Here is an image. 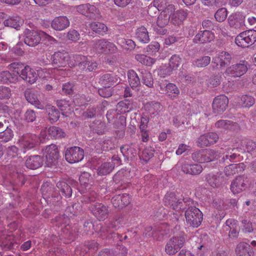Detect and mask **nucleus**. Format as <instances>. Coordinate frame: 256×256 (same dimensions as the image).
Wrapping results in <instances>:
<instances>
[{
	"instance_id": "nucleus-47",
	"label": "nucleus",
	"mask_w": 256,
	"mask_h": 256,
	"mask_svg": "<svg viewBox=\"0 0 256 256\" xmlns=\"http://www.w3.org/2000/svg\"><path fill=\"white\" fill-rule=\"evenodd\" d=\"M210 60V57L203 56L194 60L192 62V64L198 68H204L208 65Z\"/></svg>"
},
{
	"instance_id": "nucleus-34",
	"label": "nucleus",
	"mask_w": 256,
	"mask_h": 256,
	"mask_svg": "<svg viewBox=\"0 0 256 256\" xmlns=\"http://www.w3.org/2000/svg\"><path fill=\"white\" fill-rule=\"evenodd\" d=\"M86 60V57L82 55L69 56L68 66L72 68L76 65H79L82 68Z\"/></svg>"
},
{
	"instance_id": "nucleus-13",
	"label": "nucleus",
	"mask_w": 256,
	"mask_h": 256,
	"mask_svg": "<svg viewBox=\"0 0 256 256\" xmlns=\"http://www.w3.org/2000/svg\"><path fill=\"white\" fill-rule=\"evenodd\" d=\"M20 76L26 82L33 84L38 80V74L37 70L26 66L22 70Z\"/></svg>"
},
{
	"instance_id": "nucleus-45",
	"label": "nucleus",
	"mask_w": 256,
	"mask_h": 256,
	"mask_svg": "<svg viewBox=\"0 0 256 256\" xmlns=\"http://www.w3.org/2000/svg\"><path fill=\"white\" fill-rule=\"evenodd\" d=\"M136 36L138 39L143 43H147L149 42L148 32L144 26H141L137 29Z\"/></svg>"
},
{
	"instance_id": "nucleus-39",
	"label": "nucleus",
	"mask_w": 256,
	"mask_h": 256,
	"mask_svg": "<svg viewBox=\"0 0 256 256\" xmlns=\"http://www.w3.org/2000/svg\"><path fill=\"white\" fill-rule=\"evenodd\" d=\"M22 20L18 16H13L4 21L6 26H10L14 28H18L22 24Z\"/></svg>"
},
{
	"instance_id": "nucleus-52",
	"label": "nucleus",
	"mask_w": 256,
	"mask_h": 256,
	"mask_svg": "<svg viewBox=\"0 0 256 256\" xmlns=\"http://www.w3.org/2000/svg\"><path fill=\"white\" fill-rule=\"evenodd\" d=\"M46 110L49 120L52 122L57 121L60 116L58 110L55 107L50 106H48Z\"/></svg>"
},
{
	"instance_id": "nucleus-48",
	"label": "nucleus",
	"mask_w": 256,
	"mask_h": 256,
	"mask_svg": "<svg viewBox=\"0 0 256 256\" xmlns=\"http://www.w3.org/2000/svg\"><path fill=\"white\" fill-rule=\"evenodd\" d=\"M216 126L217 128L222 130H234L236 125L232 122L228 120H220L218 121L216 124Z\"/></svg>"
},
{
	"instance_id": "nucleus-7",
	"label": "nucleus",
	"mask_w": 256,
	"mask_h": 256,
	"mask_svg": "<svg viewBox=\"0 0 256 256\" xmlns=\"http://www.w3.org/2000/svg\"><path fill=\"white\" fill-rule=\"evenodd\" d=\"M43 154L46 158V164L48 166L54 164L59 157L58 147L55 144L47 146L43 151Z\"/></svg>"
},
{
	"instance_id": "nucleus-8",
	"label": "nucleus",
	"mask_w": 256,
	"mask_h": 256,
	"mask_svg": "<svg viewBox=\"0 0 256 256\" xmlns=\"http://www.w3.org/2000/svg\"><path fill=\"white\" fill-rule=\"evenodd\" d=\"M84 157L82 149L78 146H74L66 150L65 153L66 160L69 163L73 164L81 161Z\"/></svg>"
},
{
	"instance_id": "nucleus-35",
	"label": "nucleus",
	"mask_w": 256,
	"mask_h": 256,
	"mask_svg": "<svg viewBox=\"0 0 256 256\" xmlns=\"http://www.w3.org/2000/svg\"><path fill=\"white\" fill-rule=\"evenodd\" d=\"M208 184L213 188L220 186L224 181V178L220 174L216 175L209 174L206 178Z\"/></svg>"
},
{
	"instance_id": "nucleus-61",
	"label": "nucleus",
	"mask_w": 256,
	"mask_h": 256,
	"mask_svg": "<svg viewBox=\"0 0 256 256\" xmlns=\"http://www.w3.org/2000/svg\"><path fill=\"white\" fill-rule=\"evenodd\" d=\"M181 59L179 56L177 55H173L170 60V66L171 70L177 68L181 62Z\"/></svg>"
},
{
	"instance_id": "nucleus-11",
	"label": "nucleus",
	"mask_w": 256,
	"mask_h": 256,
	"mask_svg": "<svg viewBox=\"0 0 256 256\" xmlns=\"http://www.w3.org/2000/svg\"><path fill=\"white\" fill-rule=\"evenodd\" d=\"M38 77L44 80H48V78L52 77L57 78V75H62L65 76L67 74L66 72L62 68L57 69L56 68L50 69H42L40 68L37 70Z\"/></svg>"
},
{
	"instance_id": "nucleus-16",
	"label": "nucleus",
	"mask_w": 256,
	"mask_h": 256,
	"mask_svg": "<svg viewBox=\"0 0 256 256\" xmlns=\"http://www.w3.org/2000/svg\"><path fill=\"white\" fill-rule=\"evenodd\" d=\"M70 25L69 19L66 16H61L54 18L51 22V27L54 30L62 31Z\"/></svg>"
},
{
	"instance_id": "nucleus-51",
	"label": "nucleus",
	"mask_w": 256,
	"mask_h": 256,
	"mask_svg": "<svg viewBox=\"0 0 256 256\" xmlns=\"http://www.w3.org/2000/svg\"><path fill=\"white\" fill-rule=\"evenodd\" d=\"M57 187L60 188L62 193L66 197H70L72 194L71 188L65 182H60L56 184Z\"/></svg>"
},
{
	"instance_id": "nucleus-26",
	"label": "nucleus",
	"mask_w": 256,
	"mask_h": 256,
	"mask_svg": "<svg viewBox=\"0 0 256 256\" xmlns=\"http://www.w3.org/2000/svg\"><path fill=\"white\" fill-rule=\"evenodd\" d=\"M80 192L82 193H86L88 190L91 188L92 182L91 176L87 172H82L80 176Z\"/></svg>"
},
{
	"instance_id": "nucleus-3",
	"label": "nucleus",
	"mask_w": 256,
	"mask_h": 256,
	"mask_svg": "<svg viewBox=\"0 0 256 256\" xmlns=\"http://www.w3.org/2000/svg\"><path fill=\"white\" fill-rule=\"evenodd\" d=\"M186 222L190 226L198 227L202 220V212L195 206H190L186 211Z\"/></svg>"
},
{
	"instance_id": "nucleus-62",
	"label": "nucleus",
	"mask_w": 256,
	"mask_h": 256,
	"mask_svg": "<svg viewBox=\"0 0 256 256\" xmlns=\"http://www.w3.org/2000/svg\"><path fill=\"white\" fill-rule=\"evenodd\" d=\"M24 66V64L21 62H14L8 66V68L14 70L17 74H20L21 70Z\"/></svg>"
},
{
	"instance_id": "nucleus-21",
	"label": "nucleus",
	"mask_w": 256,
	"mask_h": 256,
	"mask_svg": "<svg viewBox=\"0 0 256 256\" xmlns=\"http://www.w3.org/2000/svg\"><path fill=\"white\" fill-rule=\"evenodd\" d=\"M254 252V249L245 242L239 243L236 248V256H253Z\"/></svg>"
},
{
	"instance_id": "nucleus-59",
	"label": "nucleus",
	"mask_w": 256,
	"mask_h": 256,
	"mask_svg": "<svg viewBox=\"0 0 256 256\" xmlns=\"http://www.w3.org/2000/svg\"><path fill=\"white\" fill-rule=\"evenodd\" d=\"M254 103V99L251 96L244 95L242 96L240 104L243 107H250Z\"/></svg>"
},
{
	"instance_id": "nucleus-31",
	"label": "nucleus",
	"mask_w": 256,
	"mask_h": 256,
	"mask_svg": "<svg viewBox=\"0 0 256 256\" xmlns=\"http://www.w3.org/2000/svg\"><path fill=\"white\" fill-rule=\"evenodd\" d=\"M43 164V160L38 155L29 156L26 160V166L30 169H36L40 167Z\"/></svg>"
},
{
	"instance_id": "nucleus-38",
	"label": "nucleus",
	"mask_w": 256,
	"mask_h": 256,
	"mask_svg": "<svg viewBox=\"0 0 256 256\" xmlns=\"http://www.w3.org/2000/svg\"><path fill=\"white\" fill-rule=\"evenodd\" d=\"M17 75H12L8 71H3L0 73V82L8 84L15 82L17 81Z\"/></svg>"
},
{
	"instance_id": "nucleus-29",
	"label": "nucleus",
	"mask_w": 256,
	"mask_h": 256,
	"mask_svg": "<svg viewBox=\"0 0 256 256\" xmlns=\"http://www.w3.org/2000/svg\"><path fill=\"white\" fill-rule=\"evenodd\" d=\"M246 168L244 163L232 164L225 167L224 172L226 176H232L234 174L242 172Z\"/></svg>"
},
{
	"instance_id": "nucleus-40",
	"label": "nucleus",
	"mask_w": 256,
	"mask_h": 256,
	"mask_svg": "<svg viewBox=\"0 0 256 256\" xmlns=\"http://www.w3.org/2000/svg\"><path fill=\"white\" fill-rule=\"evenodd\" d=\"M168 4H170L168 0H154L153 2V6L150 5L148 7V12H150V11L156 9V10H164Z\"/></svg>"
},
{
	"instance_id": "nucleus-37",
	"label": "nucleus",
	"mask_w": 256,
	"mask_h": 256,
	"mask_svg": "<svg viewBox=\"0 0 256 256\" xmlns=\"http://www.w3.org/2000/svg\"><path fill=\"white\" fill-rule=\"evenodd\" d=\"M238 148L242 152L250 153L253 152L254 153H256V150H255L256 144L252 140H244L242 142Z\"/></svg>"
},
{
	"instance_id": "nucleus-64",
	"label": "nucleus",
	"mask_w": 256,
	"mask_h": 256,
	"mask_svg": "<svg viewBox=\"0 0 256 256\" xmlns=\"http://www.w3.org/2000/svg\"><path fill=\"white\" fill-rule=\"evenodd\" d=\"M96 193L94 191H91L84 195V202L86 203L94 202L96 200Z\"/></svg>"
},
{
	"instance_id": "nucleus-56",
	"label": "nucleus",
	"mask_w": 256,
	"mask_h": 256,
	"mask_svg": "<svg viewBox=\"0 0 256 256\" xmlns=\"http://www.w3.org/2000/svg\"><path fill=\"white\" fill-rule=\"evenodd\" d=\"M89 6V4H82L72 7V12L76 11L78 13L87 16Z\"/></svg>"
},
{
	"instance_id": "nucleus-63",
	"label": "nucleus",
	"mask_w": 256,
	"mask_h": 256,
	"mask_svg": "<svg viewBox=\"0 0 256 256\" xmlns=\"http://www.w3.org/2000/svg\"><path fill=\"white\" fill-rule=\"evenodd\" d=\"M11 96L10 89L6 86H0V98H8Z\"/></svg>"
},
{
	"instance_id": "nucleus-2",
	"label": "nucleus",
	"mask_w": 256,
	"mask_h": 256,
	"mask_svg": "<svg viewBox=\"0 0 256 256\" xmlns=\"http://www.w3.org/2000/svg\"><path fill=\"white\" fill-rule=\"evenodd\" d=\"M186 236L180 232L172 236L167 242L165 246L166 252L170 256L176 254L184 245Z\"/></svg>"
},
{
	"instance_id": "nucleus-5",
	"label": "nucleus",
	"mask_w": 256,
	"mask_h": 256,
	"mask_svg": "<svg viewBox=\"0 0 256 256\" xmlns=\"http://www.w3.org/2000/svg\"><path fill=\"white\" fill-rule=\"evenodd\" d=\"M38 143V137L36 134H24L18 142L20 150L24 153L34 148Z\"/></svg>"
},
{
	"instance_id": "nucleus-18",
	"label": "nucleus",
	"mask_w": 256,
	"mask_h": 256,
	"mask_svg": "<svg viewBox=\"0 0 256 256\" xmlns=\"http://www.w3.org/2000/svg\"><path fill=\"white\" fill-rule=\"evenodd\" d=\"M232 56L226 52H219L212 58V62L216 66H220L221 68H224L228 66L231 62Z\"/></svg>"
},
{
	"instance_id": "nucleus-54",
	"label": "nucleus",
	"mask_w": 256,
	"mask_h": 256,
	"mask_svg": "<svg viewBox=\"0 0 256 256\" xmlns=\"http://www.w3.org/2000/svg\"><path fill=\"white\" fill-rule=\"evenodd\" d=\"M14 136L12 130L7 128L4 131L0 132V140L7 142L10 140Z\"/></svg>"
},
{
	"instance_id": "nucleus-15",
	"label": "nucleus",
	"mask_w": 256,
	"mask_h": 256,
	"mask_svg": "<svg viewBox=\"0 0 256 256\" xmlns=\"http://www.w3.org/2000/svg\"><path fill=\"white\" fill-rule=\"evenodd\" d=\"M229 26L234 28H243L244 26L245 16L240 12L230 14L228 19Z\"/></svg>"
},
{
	"instance_id": "nucleus-4",
	"label": "nucleus",
	"mask_w": 256,
	"mask_h": 256,
	"mask_svg": "<svg viewBox=\"0 0 256 256\" xmlns=\"http://www.w3.org/2000/svg\"><path fill=\"white\" fill-rule=\"evenodd\" d=\"M256 41V30H248L240 34L235 38L236 44L239 46L246 48Z\"/></svg>"
},
{
	"instance_id": "nucleus-23",
	"label": "nucleus",
	"mask_w": 256,
	"mask_h": 256,
	"mask_svg": "<svg viewBox=\"0 0 256 256\" xmlns=\"http://www.w3.org/2000/svg\"><path fill=\"white\" fill-rule=\"evenodd\" d=\"M214 38V34L212 32L205 30L196 34L193 40L195 43L203 44L211 42Z\"/></svg>"
},
{
	"instance_id": "nucleus-9",
	"label": "nucleus",
	"mask_w": 256,
	"mask_h": 256,
	"mask_svg": "<svg viewBox=\"0 0 256 256\" xmlns=\"http://www.w3.org/2000/svg\"><path fill=\"white\" fill-rule=\"evenodd\" d=\"M69 55L64 52H54L52 56V66L54 68L58 69L60 68L66 67L68 65Z\"/></svg>"
},
{
	"instance_id": "nucleus-10",
	"label": "nucleus",
	"mask_w": 256,
	"mask_h": 256,
	"mask_svg": "<svg viewBox=\"0 0 256 256\" xmlns=\"http://www.w3.org/2000/svg\"><path fill=\"white\" fill-rule=\"evenodd\" d=\"M247 70V63L242 62L228 67L226 70V74L230 76L240 77L244 74Z\"/></svg>"
},
{
	"instance_id": "nucleus-49",
	"label": "nucleus",
	"mask_w": 256,
	"mask_h": 256,
	"mask_svg": "<svg viewBox=\"0 0 256 256\" xmlns=\"http://www.w3.org/2000/svg\"><path fill=\"white\" fill-rule=\"evenodd\" d=\"M117 44L120 45L125 49L130 50H133L136 46V44L132 40L125 39L122 38L118 39Z\"/></svg>"
},
{
	"instance_id": "nucleus-44",
	"label": "nucleus",
	"mask_w": 256,
	"mask_h": 256,
	"mask_svg": "<svg viewBox=\"0 0 256 256\" xmlns=\"http://www.w3.org/2000/svg\"><path fill=\"white\" fill-rule=\"evenodd\" d=\"M90 28L94 32L104 35L108 30L107 26L100 22H92L90 24Z\"/></svg>"
},
{
	"instance_id": "nucleus-42",
	"label": "nucleus",
	"mask_w": 256,
	"mask_h": 256,
	"mask_svg": "<svg viewBox=\"0 0 256 256\" xmlns=\"http://www.w3.org/2000/svg\"><path fill=\"white\" fill-rule=\"evenodd\" d=\"M114 164L110 162L102 164L98 168V174L99 175H106L110 174L114 170Z\"/></svg>"
},
{
	"instance_id": "nucleus-53",
	"label": "nucleus",
	"mask_w": 256,
	"mask_h": 256,
	"mask_svg": "<svg viewBox=\"0 0 256 256\" xmlns=\"http://www.w3.org/2000/svg\"><path fill=\"white\" fill-rule=\"evenodd\" d=\"M154 150L152 147H146L142 152L140 157L143 160L147 162L154 156Z\"/></svg>"
},
{
	"instance_id": "nucleus-58",
	"label": "nucleus",
	"mask_w": 256,
	"mask_h": 256,
	"mask_svg": "<svg viewBox=\"0 0 256 256\" xmlns=\"http://www.w3.org/2000/svg\"><path fill=\"white\" fill-rule=\"evenodd\" d=\"M87 16L92 18H98L101 17L100 12L97 8L90 4Z\"/></svg>"
},
{
	"instance_id": "nucleus-60",
	"label": "nucleus",
	"mask_w": 256,
	"mask_h": 256,
	"mask_svg": "<svg viewBox=\"0 0 256 256\" xmlns=\"http://www.w3.org/2000/svg\"><path fill=\"white\" fill-rule=\"evenodd\" d=\"M40 40L43 41L46 44H53L56 43V40L53 37L46 34L45 32L40 31Z\"/></svg>"
},
{
	"instance_id": "nucleus-57",
	"label": "nucleus",
	"mask_w": 256,
	"mask_h": 256,
	"mask_svg": "<svg viewBox=\"0 0 256 256\" xmlns=\"http://www.w3.org/2000/svg\"><path fill=\"white\" fill-rule=\"evenodd\" d=\"M228 12L225 8H219L215 13L214 18L218 22H224L226 18Z\"/></svg>"
},
{
	"instance_id": "nucleus-36",
	"label": "nucleus",
	"mask_w": 256,
	"mask_h": 256,
	"mask_svg": "<svg viewBox=\"0 0 256 256\" xmlns=\"http://www.w3.org/2000/svg\"><path fill=\"white\" fill-rule=\"evenodd\" d=\"M128 82L132 88H137L140 84V79L135 71L129 70L128 72Z\"/></svg>"
},
{
	"instance_id": "nucleus-20",
	"label": "nucleus",
	"mask_w": 256,
	"mask_h": 256,
	"mask_svg": "<svg viewBox=\"0 0 256 256\" xmlns=\"http://www.w3.org/2000/svg\"><path fill=\"white\" fill-rule=\"evenodd\" d=\"M24 96L26 100L39 109H43L44 105L38 99V92L30 89H27L24 92Z\"/></svg>"
},
{
	"instance_id": "nucleus-6",
	"label": "nucleus",
	"mask_w": 256,
	"mask_h": 256,
	"mask_svg": "<svg viewBox=\"0 0 256 256\" xmlns=\"http://www.w3.org/2000/svg\"><path fill=\"white\" fill-rule=\"evenodd\" d=\"M92 50L98 54L114 53L117 51V48L112 42L104 39H100L94 41Z\"/></svg>"
},
{
	"instance_id": "nucleus-19",
	"label": "nucleus",
	"mask_w": 256,
	"mask_h": 256,
	"mask_svg": "<svg viewBox=\"0 0 256 256\" xmlns=\"http://www.w3.org/2000/svg\"><path fill=\"white\" fill-rule=\"evenodd\" d=\"M218 138L216 134L210 132L200 136L197 140L199 146H207L216 143Z\"/></svg>"
},
{
	"instance_id": "nucleus-30",
	"label": "nucleus",
	"mask_w": 256,
	"mask_h": 256,
	"mask_svg": "<svg viewBox=\"0 0 256 256\" xmlns=\"http://www.w3.org/2000/svg\"><path fill=\"white\" fill-rule=\"evenodd\" d=\"M212 154V150H202L195 152L192 154V157L194 160L198 162H209L210 158L203 157L204 156Z\"/></svg>"
},
{
	"instance_id": "nucleus-55",
	"label": "nucleus",
	"mask_w": 256,
	"mask_h": 256,
	"mask_svg": "<svg viewBox=\"0 0 256 256\" xmlns=\"http://www.w3.org/2000/svg\"><path fill=\"white\" fill-rule=\"evenodd\" d=\"M144 108L150 114H154L160 110V105L158 102H152L146 104Z\"/></svg>"
},
{
	"instance_id": "nucleus-27",
	"label": "nucleus",
	"mask_w": 256,
	"mask_h": 256,
	"mask_svg": "<svg viewBox=\"0 0 256 256\" xmlns=\"http://www.w3.org/2000/svg\"><path fill=\"white\" fill-rule=\"evenodd\" d=\"M164 200L166 206H172L176 212H178L180 210L183 208H182V202H176V198L173 193H168L165 196Z\"/></svg>"
},
{
	"instance_id": "nucleus-25",
	"label": "nucleus",
	"mask_w": 256,
	"mask_h": 256,
	"mask_svg": "<svg viewBox=\"0 0 256 256\" xmlns=\"http://www.w3.org/2000/svg\"><path fill=\"white\" fill-rule=\"evenodd\" d=\"M188 14L184 10H179L172 12L170 16V22L173 24L179 26L186 19Z\"/></svg>"
},
{
	"instance_id": "nucleus-17",
	"label": "nucleus",
	"mask_w": 256,
	"mask_h": 256,
	"mask_svg": "<svg viewBox=\"0 0 256 256\" xmlns=\"http://www.w3.org/2000/svg\"><path fill=\"white\" fill-rule=\"evenodd\" d=\"M90 210L100 220H104L107 218L108 209L107 207L100 203L92 204L90 206Z\"/></svg>"
},
{
	"instance_id": "nucleus-22",
	"label": "nucleus",
	"mask_w": 256,
	"mask_h": 256,
	"mask_svg": "<svg viewBox=\"0 0 256 256\" xmlns=\"http://www.w3.org/2000/svg\"><path fill=\"white\" fill-rule=\"evenodd\" d=\"M159 86L160 90H164L165 89L166 94L170 98H176L180 94L178 88L174 84L168 83L165 86L164 84L159 82Z\"/></svg>"
},
{
	"instance_id": "nucleus-14",
	"label": "nucleus",
	"mask_w": 256,
	"mask_h": 256,
	"mask_svg": "<svg viewBox=\"0 0 256 256\" xmlns=\"http://www.w3.org/2000/svg\"><path fill=\"white\" fill-rule=\"evenodd\" d=\"M228 104V98L224 95H220L214 100L212 109L215 114H221L227 108Z\"/></svg>"
},
{
	"instance_id": "nucleus-32",
	"label": "nucleus",
	"mask_w": 256,
	"mask_h": 256,
	"mask_svg": "<svg viewBox=\"0 0 256 256\" xmlns=\"http://www.w3.org/2000/svg\"><path fill=\"white\" fill-rule=\"evenodd\" d=\"M182 172L186 174L191 175L199 174L202 170V168L199 164H185L182 167Z\"/></svg>"
},
{
	"instance_id": "nucleus-28",
	"label": "nucleus",
	"mask_w": 256,
	"mask_h": 256,
	"mask_svg": "<svg viewBox=\"0 0 256 256\" xmlns=\"http://www.w3.org/2000/svg\"><path fill=\"white\" fill-rule=\"evenodd\" d=\"M0 242L2 246L8 249L12 248L14 246V244L18 243L12 235L8 234L3 232L0 233Z\"/></svg>"
},
{
	"instance_id": "nucleus-41",
	"label": "nucleus",
	"mask_w": 256,
	"mask_h": 256,
	"mask_svg": "<svg viewBox=\"0 0 256 256\" xmlns=\"http://www.w3.org/2000/svg\"><path fill=\"white\" fill-rule=\"evenodd\" d=\"M140 74L142 82L149 88L152 87L154 84V80L152 74L148 70H142Z\"/></svg>"
},
{
	"instance_id": "nucleus-46",
	"label": "nucleus",
	"mask_w": 256,
	"mask_h": 256,
	"mask_svg": "<svg viewBox=\"0 0 256 256\" xmlns=\"http://www.w3.org/2000/svg\"><path fill=\"white\" fill-rule=\"evenodd\" d=\"M136 60L144 65L151 66L154 62V59L143 54H137L135 56Z\"/></svg>"
},
{
	"instance_id": "nucleus-50",
	"label": "nucleus",
	"mask_w": 256,
	"mask_h": 256,
	"mask_svg": "<svg viewBox=\"0 0 256 256\" xmlns=\"http://www.w3.org/2000/svg\"><path fill=\"white\" fill-rule=\"evenodd\" d=\"M48 134L52 138H59L65 136V133L62 129L56 126H51L48 130Z\"/></svg>"
},
{
	"instance_id": "nucleus-33",
	"label": "nucleus",
	"mask_w": 256,
	"mask_h": 256,
	"mask_svg": "<svg viewBox=\"0 0 256 256\" xmlns=\"http://www.w3.org/2000/svg\"><path fill=\"white\" fill-rule=\"evenodd\" d=\"M118 78L112 74H106L102 76L99 82L103 87H110L118 81Z\"/></svg>"
},
{
	"instance_id": "nucleus-43",
	"label": "nucleus",
	"mask_w": 256,
	"mask_h": 256,
	"mask_svg": "<svg viewBox=\"0 0 256 256\" xmlns=\"http://www.w3.org/2000/svg\"><path fill=\"white\" fill-rule=\"evenodd\" d=\"M121 152L127 159L134 157L136 155V150L132 146L125 145L120 148Z\"/></svg>"
},
{
	"instance_id": "nucleus-1",
	"label": "nucleus",
	"mask_w": 256,
	"mask_h": 256,
	"mask_svg": "<svg viewBox=\"0 0 256 256\" xmlns=\"http://www.w3.org/2000/svg\"><path fill=\"white\" fill-rule=\"evenodd\" d=\"M176 10L174 4H168L158 16L157 21V26L154 28V31L158 34L164 35L166 34L167 30L164 27L168 24L170 20V16Z\"/></svg>"
},
{
	"instance_id": "nucleus-24",
	"label": "nucleus",
	"mask_w": 256,
	"mask_h": 256,
	"mask_svg": "<svg viewBox=\"0 0 256 256\" xmlns=\"http://www.w3.org/2000/svg\"><path fill=\"white\" fill-rule=\"evenodd\" d=\"M246 180L243 176L237 177L230 186V190L234 194H239L245 190Z\"/></svg>"
},
{
	"instance_id": "nucleus-12",
	"label": "nucleus",
	"mask_w": 256,
	"mask_h": 256,
	"mask_svg": "<svg viewBox=\"0 0 256 256\" xmlns=\"http://www.w3.org/2000/svg\"><path fill=\"white\" fill-rule=\"evenodd\" d=\"M24 42L28 46H34L40 41V31L26 29L24 32Z\"/></svg>"
}]
</instances>
